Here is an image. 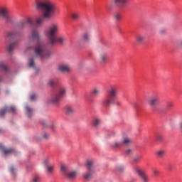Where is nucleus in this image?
Masks as SVG:
<instances>
[{"mask_svg":"<svg viewBox=\"0 0 182 182\" xmlns=\"http://www.w3.org/2000/svg\"><path fill=\"white\" fill-rule=\"evenodd\" d=\"M0 82H2V77H0Z\"/></svg>","mask_w":182,"mask_h":182,"instance_id":"50","label":"nucleus"},{"mask_svg":"<svg viewBox=\"0 0 182 182\" xmlns=\"http://www.w3.org/2000/svg\"><path fill=\"white\" fill-rule=\"evenodd\" d=\"M127 154H130V153H132V149H127Z\"/></svg>","mask_w":182,"mask_h":182,"instance_id":"47","label":"nucleus"},{"mask_svg":"<svg viewBox=\"0 0 182 182\" xmlns=\"http://www.w3.org/2000/svg\"><path fill=\"white\" fill-rule=\"evenodd\" d=\"M93 166H95V162L93 160L88 159L86 161L85 167L87 172L83 174V177L85 180H90L92 178V173H93Z\"/></svg>","mask_w":182,"mask_h":182,"instance_id":"7","label":"nucleus"},{"mask_svg":"<svg viewBox=\"0 0 182 182\" xmlns=\"http://www.w3.org/2000/svg\"><path fill=\"white\" fill-rule=\"evenodd\" d=\"M41 32L36 28H33L31 31V39L34 42H38L35 46L34 55L36 58L41 59H49L52 56V51L46 48L45 44L39 43L41 41Z\"/></svg>","mask_w":182,"mask_h":182,"instance_id":"2","label":"nucleus"},{"mask_svg":"<svg viewBox=\"0 0 182 182\" xmlns=\"http://www.w3.org/2000/svg\"><path fill=\"white\" fill-rule=\"evenodd\" d=\"M67 170H68V168L65 166V165L61 166L60 171H62V173L65 174V176H66V174L68 173V172H66Z\"/></svg>","mask_w":182,"mask_h":182,"instance_id":"32","label":"nucleus"},{"mask_svg":"<svg viewBox=\"0 0 182 182\" xmlns=\"http://www.w3.org/2000/svg\"><path fill=\"white\" fill-rule=\"evenodd\" d=\"M148 105L151 107L152 110H157V106L160 105V96L158 95H154L149 97Z\"/></svg>","mask_w":182,"mask_h":182,"instance_id":"8","label":"nucleus"},{"mask_svg":"<svg viewBox=\"0 0 182 182\" xmlns=\"http://www.w3.org/2000/svg\"><path fill=\"white\" fill-rule=\"evenodd\" d=\"M133 160L135 163H136V161H140V160H141V156H136L134 157Z\"/></svg>","mask_w":182,"mask_h":182,"instance_id":"37","label":"nucleus"},{"mask_svg":"<svg viewBox=\"0 0 182 182\" xmlns=\"http://www.w3.org/2000/svg\"><path fill=\"white\" fill-rule=\"evenodd\" d=\"M109 61V55L107 53L102 52L99 55V62L101 65H106Z\"/></svg>","mask_w":182,"mask_h":182,"instance_id":"14","label":"nucleus"},{"mask_svg":"<svg viewBox=\"0 0 182 182\" xmlns=\"http://www.w3.org/2000/svg\"><path fill=\"white\" fill-rule=\"evenodd\" d=\"M58 32H59V24L55 23H51L48 28L45 31V35L48 41V45L53 46L56 43L63 45V43H66V38L65 37H56Z\"/></svg>","mask_w":182,"mask_h":182,"instance_id":"3","label":"nucleus"},{"mask_svg":"<svg viewBox=\"0 0 182 182\" xmlns=\"http://www.w3.org/2000/svg\"><path fill=\"white\" fill-rule=\"evenodd\" d=\"M25 109L28 117H31L32 116V112H33V110L31 107H29V106H26Z\"/></svg>","mask_w":182,"mask_h":182,"instance_id":"29","label":"nucleus"},{"mask_svg":"<svg viewBox=\"0 0 182 182\" xmlns=\"http://www.w3.org/2000/svg\"><path fill=\"white\" fill-rule=\"evenodd\" d=\"M145 38L144 35L139 34L135 37L136 42H137V43H143Z\"/></svg>","mask_w":182,"mask_h":182,"instance_id":"22","label":"nucleus"},{"mask_svg":"<svg viewBox=\"0 0 182 182\" xmlns=\"http://www.w3.org/2000/svg\"><path fill=\"white\" fill-rule=\"evenodd\" d=\"M10 171H11V173H12V174H14V171H15V168H14V166H11V167L10 168Z\"/></svg>","mask_w":182,"mask_h":182,"instance_id":"44","label":"nucleus"},{"mask_svg":"<svg viewBox=\"0 0 182 182\" xmlns=\"http://www.w3.org/2000/svg\"><path fill=\"white\" fill-rule=\"evenodd\" d=\"M117 171H119V173H123V171H124V166H119L117 167Z\"/></svg>","mask_w":182,"mask_h":182,"instance_id":"35","label":"nucleus"},{"mask_svg":"<svg viewBox=\"0 0 182 182\" xmlns=\"http://www.w3.org/2000/svg\"><path fill=\"white\" fill-rule=\"evenodd\" d=\"M71 70L70 65L67 63L59 64L58 67V72H60L61 73H70Z\"/></svg>","mask_w":182,"mask_h":182,"instance_id":"12","label":"nucleus"},{"mask_svg":"<svg viewBox=\"0 0 182 182\" xmlns=\"http://www.w3.org/2000/svg\"><path fill=\"white\" fill-rule=\"evenodd\" d=\"M43 139H46V140H48V139H49V134L45 132V133L43 134Z\"/></svg>","mask_w":182,"mask_h":182,"instance_id":"41","label":"nucleus"},{"mask_svg":"<svg viewBox=\"0 0 182 182\" xmlns=\"http://www.w3.org/2000/svg\"><path fill=\"white\" fill-rule=\"evenodd\" d=\"M100 123H102V121L100 119H99L98 118H95L92 120V126H94V127H100Z\"/></svg>","mask_w":182,"mask_h":182,"instance_id":"27","label":"nucleus"},{"mask_svg":"<svg viewBox=\"0 0 182 182\" xmlns=\"http://www.w3.org/2000/svg\"><path fill=\"white\" fill-rule=\"evenodd\" d=\"M92 95L94 97H97V96L100 95V88L95 87L92 91Z\"/></svg>","mask_w":182,"mask_h":182,"instance_id":"26","label":"nucleus"},{"mask_svg":"<svg viewBox=\"0 0 182 182\" xmlns=\"http://www.w3.org/2000/svg\"><path fill=\"white\" fill-rule=\"evenodd\" d=\"M168 168L169 170H171V165H169V166H168Z\"/></svg>","mask_w":182,"mask_h":182,"instance_id":"48","label":"nucleus"},{"mask_svg":"<svg viewBox=\"0 0 182 182\" xmlns=\"http://www.w3.org/2000/svg\"><path fill=\"white\" fill-rule=\"evenodd\" d=\"M65 113L68 116H70V114H73V113H75V109H73L70 106H67L65 107Z\"/></svg>","mask_w":182,"mask_h":182,"instance_id":"20","label":"nucleus"},{"mask_svg":"<svg viewBox=\"0 0 182 182\" xmlns=\"http://www.w3.org/2000/svg\"><path fill=\"white\" fill-rule=\"evenodd\" d=\"M18 33L16 31H9L7 32L6 36L7 38H15V36H17Z\"/></svg>","mask_w":182,"mask_h":182,"instance_id":"28","label":"nucleus"},{"mask_svg":"<svg viewBox=\"0 0 182 182\" xmlns=\"http://www.w3.org/2000/svg\"><path fill=\"white\" fill-rule=\"evenodd\" d=\"M79 16H80V14H79V13H73L72 14V18L73 19H79Z\"/></svg>","mask_w":182,"mask_h":182,"instance_id":"34","label":"nucleus"},{"mask_svg":"<svg viewBox=\"0 0 182 182\" xmlns=\"http://www.w3.org/2000/svg\"><path fill=\"white\" fill-rule=\"evenodd\" d=\"M76 174H77L76 171H70L65 174V177H67L68 180H73V178L76 177Z\"/></svg>","mask_w":182,"mask_h":182,"instance_id":"18","label":"nucleus"},{"mask_svg":"<svg viewBox=\"0 0 182 182\" xmlns=\"http://www.w3.org/2000/svg\"><path fill=\"white\" fill-rule=\"evenodd\" d=\"M132 143V139L125 136L121 141H115L111 144L112 149H120L123 146H129Z\"/></svg>","mask_w":182,"mask_h":182,"instance_id":"9","label":"nucleus"},{"mask_svg":"<svg viewBox=\"0 0 182 182\" xmlns=\"http://www.w3.org/2000/svg\"><path fill=\"white\" fill-rule=\"evenodd\" d=\"M135 107H137V105H135Z\"/></svg>","mask_w":182,"mask_h":182,"instance_id":"52","label":"nucleus"},{"mask_svg":"<svg viewBox=\"0 0 182 182\" xmlns=\"http://www.w3.org/2000/svg\"><path fill=\"white\" fill-rule=\"evenodd\" d=\"M31 182H41V177L38 175H34L32 177Z\"/></svg>","mask_w":182,"mask_h":182,"instance_id":"30","label":"nucleus"},{"mask_svg":"<svg viewBox=\"0 0 182 182\" xmlns=\"http://www.w3.org/2000/svg\"><path fill=\"white\" fill-rule=\"evenodd\" d=\"M179 127H180L181 130H182V120L179 123Z\"/></svg>","mask_w":182,"mask_h":182,"instance_id":"46","label":"nucleus"},{"mask_svg":"<svg viewBox=\"0 0 182 182\" xmlns=\"http://www.w3.org/2000/svg\"><path fill=\"white\" fill-rule=\"evenodd\" d=\"M0 149L6 156H8V154H12V153H15V150L12 149H5V147H4L2 145H0Z\"/></svg>","mask_w":182,"mask_h":182,"instance_id":"17","label":"nucleus"},{"mask_svg":"<svg viewBox=\"0 0 182 182\" xmlns=\"http://www.w3.org/2000/svg\"><path fill=\"white\" fill-rule=\"evenodd\" d=\"M0 133H2V129H0Z\"/></svg>","mask_w":182,"mask_h":182,"instance_id":"51","label":"nucleus"},{"mask_svg":"<svg viewBox=\"0 0 182 182\" xmlns=\"http://www.w3.org/2000/svg\"><path fill=\"white\" fill-rule=\"evenodd\" d=\"M135 174H137L140 177V179L142 182H150V179H149V176L144 171L139 169V168H136L134 169Z\"/></svg>","mask_w":182,"mask_h":182,"instance_id":"11","label":"nucleus"},{"mask_svg":"<svg viewBox=\"0 0 182 182\" xmlns=\"http://www.w3.org/2000/svg\"><path fill=\"white\" fill-rule=\"evenodd\" d=\"M117 106H120V102H117Z\"/></svg>","mask_w":182,"mask_h":182,"instance_id":"49","label":"nucleus"},{"mask_svg":"<svg viewBox=\"0 0 182 182\" xmlns=\"http://www.w3.org/2000/svg\"><path fill=\"white\" fill-rule=\"evenodd\" d=\"M114 4L120 9H123L129 4V0H114Z\"/></svg>","mask_w":182,"mask_h":182,"instance_id":"16","label":"nucleus"},{"mask_svg":"<svg viewBox=\"0 0 182 182\" xmlns=\"http://www.w3.org/2000/svg\"><path fill=\"white\" fill-rule=\"evenodd\" d=\"M82 41L83 42H90V33H88V32H85L82 34Z\"/></svg>","mask_w":182,"mask_h":182,"instance_id":"21","label":"nucleus"},{"mask_svg":"<svg viewBox=\"0 0 182 182\" xmlns=\"http://www.w3.org/2000/svg\"><path fill=\"white\" fill-rule=\"evenodd\" d=\"M156 154L159 159H163L166 156V151L164 149H159L156 151Z\"/></svg>","mask_w":182,"mask_h":182,"instance_id":"23","label":"nucleus"},{"mask_svg":"<svg viewBox=\"0 0 182 182\" xmlns=\"http://www.w3.org/2000/svg\"><path fill=\"white\" fill-rule=\"evenodd\" d=\"M153 173H154V176H159V174H160V171H159V170L154 168L153 169Z\"/></svg>","mask_w":182,"mask_h":182,"instance_id":"40","label":"nucleus"},{"mask_svg":"<svg viewBox=\"0 0 182 182\" xmlns=\"http://www.w3.org/2000/svg\"><path fill=\"white\" fill-rule=\"evenodd\" d=\"M43 164L46 167V171H47V173H48V174L53 173V169L55 168V166H53V165H50L49 164V159H45L43 160Z\"/></svg>","mask_w":182,"mask_h":182,"instance_id":"15","label":"nucleus"},{"mask_svg":"<svg viewBox=\"0 0 182 182\" xmlns=\"http://www.w3.org/2000/svg\"><path fill=\"white\" fill-rule=\"evenodd\" d=\"M114 18L116 21V22H119V21H120V19H122V16L119 14H115L114 15Z\"/></svg>","mask_w":182,"mask_h":182,"instance_id":"33","label":"nucleus"},{"mask_svg":"<svg viewBox=\"0 0 182 182\" xmlns=\"http://www.w3.org/2000/svg\"><path fill=\"white\" fill-rule=\"evenodd\" d=\"M156 141H163V136L157 135L156 137Z\"/></svg>","mask_w":182,"mask_h":182,"instance_id":"38","label":"nucleus"},{"mask_svg":"<svg viewBox=\"0 0 182 182\" xmlns=\"http://www.w3.org/2000/svg\"><path fill=\"white\" fill-rule=\"evenodd\" d=\"M30 100H36V95L35 94H32L31 96H30Z\"/></svg>","mask_w":182,"mask_h":182,"instance_id":"42","label":"nucleus"},{"mask_svg":"<svg viewBox=\"0 0 182 182\" xmlns=\"http://www.w3.org/2000/svg\"><path fill=\"white\" fill-rule=\"evenodd\" d=\"M178 46H179V48L182 47V40H180L178 41L177 43Z\"/></svg>","mask_w":182,"mask_h":182,"instance_id":"43","label":"nucleus"},{"mask_svg":"<svg viewBox=\"0 0 182 182\" xmlns=\"http://www.w3.org/2000/svg\"><path fill=\"white\" fill-rule=\"evenodd\" d=\"M159 33L160 35H166V33H167V29L164 27H161L159 28Z\"/></svg>","mask_w":182,"mask_h":182,"instance_id":"31","label":"nucleus"},{"mask_svg":"<svg viewBox=\"0 0 182 182\" xmlns=\"http://www.w3.org/2000/svg\"><path fill=\"white\" fill-rule=\"evenodd\" d=\"M48 85L49 86H55V80H53V79L48 80Z\"/></svg>","mask_w":182,"mask_h":182,"instance_id":"36","label":"nucleus"},{"mask_svg":"<svg viewBox=\"0 0 182 182\" xmlns=\"http://www.w3.org/2000/svg\"><path fill=\"white\" fill-rule=\"evenodd\" d=\"M18 46V41H15L14 43H10V45L8 47V51L9 52V53H11V52H12V50H14V49H15L16 46Z\"/></svg>","mask_w":182,"mask_h":182,"instance_id":"24","label":"nucleus"},{"mask_svg":"<svg viewBox=\"0 0 182 182\" xmlns=\"http://www.w3.org/2000/svg\"><path fill=\"white\" fill-rule=\"evenodd\" d=\"M41 124H43V126H46V124H47L46 121L41 120Z\"/></svg>","mask_w":182,"mask_h":182,"instance_id":"45","label":"nucleus"},{"mask_svg":"<svg viewBox=\"0 0 182 182\" xmlns=\"http://www.w3.org/2000/svg\"><path fill=\"white\" fill-rule=\"evenodd\" d=\"M166 106L168 109H171V107H174V105L171 102H168L166 103Z\"/></svg>","mask_w":182,"mask_h":182,"instance_id":"39","label":"nucleus"},{"mask_svg":"<svg viewBox=\"0 0 182 182\" xmlns=\"http://www.w3.org/2000/svg\"><path fill=\"white\" fill-rule=\"evenodd\" d=\"M36 9L42 12V16L36 18V25L37 26H42V24L45 22V19H50V18L55 15L56 6H55L53 2L49 0L37 1L36 4Z\"/></svg>","mask_w":182,"mask_h":182,"instance_id":"1","label":"nucleus"},{"mask_svg":"<svg viewBox=\"0 0 182 182\" xmlns=\"http://www.w3.org/2000/svg\"><path fill=\"white\" fill-rule=\"evenodd\" d=\"M0 70H2L3 72L8 73L9 72V67L7 66L5 63L1 61L0 62Z\"/></svg>","mask_w":182,"mask_h":182,"instance_id":"19","label":"nucleus"},{"mask_svg":"<svg viewBox=\"0 0 182 182\" xmlns=\"http://www.w3.org/2000/svg\"><path fill=\"white\" fill-rule=\"evenodd\" d=\"M28 66L32 68V69H36V65H35V58L33 57L28 60Z\"/></svg>","mask_w":182,"mask_h":182,"instance_id":"25","label":"nucleus"},{"mask_svg":"<svg viewBox=\"0 0 182 182\" xmlns=\"http://www.w3.org/2000/svg\"><path fill=\"white\" fill-rule=\"evenodd\" d=\"M33 25V21L31 18H27L26 20H21L16 25L14 26L16 29L18 31H22L26 28V25Z\"/></svg>","mask_w":182,"mask_h":182,"instance_id":"10","label":"nucleus"},{"mask_svg":"<svg viewBox=\"0 0 182 182\" xmlns=\"http://www.w3.org/2000/svg\"><path fill=\"white\" fill-rule=\"evenodd\" d=\"M8 112H11V113H16V107H15V106H11L10 107H4L0 110L1 117H4V116L8 113Z\"/></svg>","mask_w":182,"mask_h":182,"instance_id":"13","label":"nucleus"},{"mask_svg":"<svg viewBox=\"0 0 182 182\" xmlns=\"http://www.w3.org/2000/svg\"><path fill=\"white\" fill-rule=\"evenodd\" d=\"M68 89L65 87H60L56 94H55L51 98V103L56 105L59 103L60 100L66 96V92Z\"/></svg>","mask_w":182,"mask_h":182,"instance_id":"6","label":"nucleus"},{"mask_svg":"<svg viewBox=\"0 0 182 182\" xmlns=\"http://www.w3.org/2000/svg\"><path fill=\"white\" fill-rule=\"evenodd\" d=\"M0 16L4 19L6 23H14L16 21V17L6 9H0Z\"/></svg>","mask_w":182,"mask_h":182,"instance_id":"5","label":"nucleus"},{"mask_svg":"<svg viewBox=\"0 0 182 182\" xmlns=\"http://www.w3.org/2000/svg\"><path fill=\"white\" fill-rule=\"evenodd\" d=\"M118 92L119 88H117V87L114 85L111 86L107 91L106 99L103 101V105L105 107H110V105L114 103V100H116L117 97Z\"/></svg>","mask_w":182,"mask_h":182,"instance_id":"4","label":"nucleus"}]
</instances>
